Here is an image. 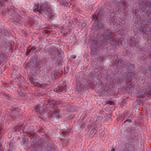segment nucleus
<instances>
[{"label": "nucleus", "instance_id": "21", "mask_svg": "<svg viewBox=\"0 0 151 151\" xmlns=\"http://www.w3.org/2000/svg\"><path fill=\"white\" fill-rule=\"evenodd\" d=\"M60 62V60H59L58 61H55V64L56 65H58V64Z\"/></svg>", "mask_w": 151, "mask_h": 151}, {"label": "nucleus", "instance_id": "9", "mask_svg": "<svg viewBox=\"0 0 151 151\" xmlns=\"http://www.w3.org/2000/svg\"><path fill=\"white\" fill-rule=\"evenodd\" d=\"M96 126H94L92 129L91 130L90 132V134L91 135L93 134L94 133L95 134L96 133Z\"/></svg>", "mask_w": 151, "mask_h": 151}, {"label": "nucleus", "instance_id": "11", "mask_svg": "<svg viewBox=\"0 0 151 151\" xmlns=\"http://www.w3.org/2000/svg\"><path fill=\"white\" fill-rule=\"evenodd\" d=\"M148 58L147 55L146 54H144L143 55L141 56L140 58V59L142 60H144Z\"/></svg>", "mask_w": 151, "mask_h": 151}, {"label": "nucleus", "instance_id": "1", "mask_svg": "<svg viewBox=\"0 0 151 151\" xmlns=\"http://www.w3.org/2000/svg\"><path fill=\"white\" fill-rule=\"evenodd\" d=\"M141 7L145 13L150 12V9L151 10V2H150V0H143Z\"/></svg>", "mask_w": 151, "mask_h": 151}, {"label": "nucleus", "instance_id": "22", "mask_svg": "<svg viewBox=\"0 0 151 151\" xmlns=\"http://www.w3.org/2000/svg\"><path fill=\"white\" fill-rule=\"evenodd\" d=\"M146 93H147V97L150 96L151 95V93H147V92H146Z\"/></svg>", "mask_w": 151, "mask_h": 151}, {"label": "nucleus", "instance_id": "27", "mask_svg": "<svg viewBox=\"0 0 151 151\" xmlns=\"http://www.w3.org/2000/svg\"><path fill=\"white\" fill-rule=\"evenodd\" d=\"M115 150L114 149H112L111 150V151H115Z\"/></svg>", "mask_w": 151, "mask_h": 151}, {"label": "nucleus", "instance_id": "29", "mask_svg": "<svg viewBox=\"0 0 151 151\" xmlns=\"http://www.w3.org/2000/svg\"><path fill=\"white\" fill-rule=\"evenodd\" d=\"M111 34L110 32V34L109 35V36H110L111 35Z\"/></svg>", "mask_w": 151, "mask_h": 151}, {"label": "nucleus", "instance_id": "8", "mask_svg": "<svg viewBox=\"0 0 151 151\" xmlns=\"http://www.w3.org/2000/svg\"><path fill=\"white\" fill-rule=\"evenodd\" d=\"M39 5L38 4H36L34 6V10L35 12L37 11L38 12L40 13V9H38Z\"/></svg>", "mask_w": 151, "mask_h": 151}, {"label": "nucleus", "instance_id": "14", "mask_svg": "<svg viewBox=\"0 0 151 151\" xmlns=\"http://www.w3.org/2000/svg\"><path fill=\"white\" fill-rule=\"evenodd\" d=\"M106 104L111 105H114L115 104V103L114 102L111 101H107Z\"/></svg>", "mask_w": 151, "mask_h": 151}, {"label": "nucleus", "instance_id": "17", "mask_svg": "<svg viewBox=\"0 0 151 151\" xmlns=\"http://www.w3.org/2000/svg\"><path fill=\"white\" fill-rule=\"evenodd\" d=\"M95 18L96 19H99V15H98V16H96V15H94L93 17V18L92 19H94Z\"/></svg>", "mask_w": 151, "mask_h": 151}, {"label": "nucleus", "instance_id": "32", "mask_svg": "<svg viewBox=\"0 0 151 151\" xmlns=\"http://www.w3.org/2000/svg\"><path fill=\"white\" fill-rule=\"evenodd\" d=\"M112 22H114V20H112V21H111Z\"/></svg>", "mask_w": 151, "mask_h": 151}, {"label": "nucleus", "instance_id": "4", "mask_svg": "<svg viewBox=\"0 0 151 151\" xmlns=\"http://www.w3.org/2000/svg\"><path fill=\"white\" fill-rule=\"evenodd\" d=\"M125 151H134V147L133 145L129 143H126L125 145Z\"/></svg>", "mask_w": 151, "mask_h": 151}, {"label": "nucleus", "instance_id": "5", "mask_svg": "<svg viewBox=\"0 0 151 151\" xmlns=\"http://www.w3.org/2000/svg\"><path fill=\"white\" fill-rule=\"evenodd\" d=\"M49 6L46 4H44L42 5L41 6L40 9V12L42 14H43V12L47 11L48 9H50Z\"/></svg>", "mask_w": 151, "mask_h": 151}, {"label": "nucleus", "instance_id": "15", "mask_svg": "<svg viewBox=\"0 0 151 151\" xmlns=\"http://www.w3.org/2000/svg\"><path fill=\"white\" fill-rule=\"evenodd\" d=\"M60 102L59 101H52V103L53 104H59L60 103Z\"/></svg>", "mask_w": 151, "mask_h": 151}, {"label": "nucleus", "instance_id": "18", "mask_svg": "<svg viewBox=\"0 0 151 151\" xmlns=\"http://www.w3.org/2000/svg\"><path fill=\"white\" fill-rule=\"evenodd\" d=\"M38 107H36V108L35 109V110L36 112H37L40 111L39 106H38Z\"/></svg>", "mask_w": 151, "mask_h": 151}, {"label": "nucleus", "instance_id": "24", "mask_svg": "<svg viewBox=\"0 0 151 151\" xmlns=\"http://www.w3.org/2000/svg\"><path fill=\"white\" fill-rule=\"evenodd\" d=\"M99 28L102 27H103V25L102 24H101V25L100 26H99Z\"/></svg>", "mask_w": 151, "mask_h": 151}, {"label": "nucleus", "instance_id": "20", "mask_svg": "<svg viewBox=\"0 0 151 151\" xmlns=\"http://www.w3.org/2000/svg\"><path fill=\"white\" fill-rule=\"evenodd\" d=\"M44 68L43 67H41L40 68V70H42V73H45V71L43 70Z\"/></svg>", "mask_w": 151, "mask_h": 151}, {"label": "nucleus", "instance_id": "19", "mask_svg": "<svg viewBox=\"0 0 151 151\" xmlns=\"http://www.w3.org/2000/svg\"><path fill=\"white\" fill-rule=\"evenodd\" d=\"M106 116L109 119H110L111 118V114H105Z\"/></svg>", "mask_w": 151, "mask_h": 151}, {"label": "nucleus", "instance_id": "30", "mask_svg": "<svg viewBox=\"0 0 151 151\" xmlns=\"http://www.w3.org/2000/svg\"><path fill=\"white\" fill-rule=\"evenodd\" d=\"M112 42H115V40H111Z\"/></svg>", "mask_w": 151, "mask_h": 151}, {"label": "nucleus", "instance_id": "6", "mask_svg": "<svg viewBox=\"0 0 151 151\" xmlns=\"http://www.w3.org/2000/svg\"><path fill=\"white\" fill-rule=\"evenodd\" d=\"M59 77V73L58 71H53L51 74V77L52 80H55Z\"/></svg>", "mask_w": 151, "mask_h": 151}, {"label": "nucleus", "instance_id": "25", "mask_svg": "<svg viewBox=\"0 0 151 151\" xmlns=\"http://www.w3.org/2000/svg\"><path fill=\"white\" fill-rule=\"evenodd\" d=\"M144 90H145V91L144 92V94H146V93H145L146 91V90H145V89H144V90H143V91H144Z\"/></svg>", "mask_w": 151, "mask_h": 151}, {"label": "nucleus", "instance_id": "3", "mask_svg": "<svg viewBox=\"0 0 151 151\" xmlns=\"http://www.w3.org/2000/svg\"><path fill=\"white\" fill-rule=\"evenodd\" d=\"M42 14L46 18L50 19L52 18L53 15L52 14V11L50 9H48V10L44 13L43 12V14Z\"/></svg>", "mask_w": 151, "mask_h": 151}, {"label": "nucleus", "instance_id": "13", "mask_svg": "<svg viewBox=\"0 0 151 151\" xmlns=\"http://www.w3.org/2000/svg\"><path fill=\"white\" fill-rule=\"evenodd\" d=\"M21 20V18L20 17H19L18 18H16L14 19V21L13 22H20V20Z\"/></svg>", "mask_w": 151, "mask_h": 151}, {"label": "nucleus", "instance_id": "31", "mask_svg": "<svg viewBox=\"0 0 151 151\" xmlns=\"http://www.w3.org/2000/svg\"><path fill=\"white\" fill-rule=\"evenodd\" d=\"M132 119V117H131V118L129 119Z\"/></svg>", "mask_w": 151, "mask_h": 151}, {"label": "nucleus", "instance_id": "23", "mask_svg": "<svg viewBox=\"0 0 151 151\" xmlns=\"http://www.w3.org/2000/svg\"><path fill=\"white\" fill-rule=\"evenodd\" d=\"M99 112L101 114H104V111L103 110H101Z\"/></svg>", "mask_w": 151, "mask_h": 151}, {"label": "nucleus", "instance_id": "26", "mask_svg": "<svg viewBox=\"0 0 151 151\" xmlns=\"http://www.w3.org/2000/svg\"><path fill=\"white\" fill-rule=\"evenodd\" d=\"M58 0L59 1L61 2V1H64V0Z\"/></svg>", "mask_w": 151, "mask_h": 151}, {"label": "nucleus", "instance_id": "28", "mask_svg": "<svg viewBox=\"0 0 151 151\" xmlns=\"http://www.w3.org/2000/svg\"><path fill=\"white\" fill-rule=\"evenodd\" d=\"M143 30V29L142 28L141 29H140V31H142Z\"/></svg>", "mask_w": 151, "mask_h": 151}, {"label": "nucleus", "instance_id": "2", "mask_svg": "<svg viewBox=\"0 0 151 151\" xmlns=\"http://www.w3.org/2000/svg\"><path fill=\"white\" fill-rule=\"evenodd\" d=\"M56 148L55 144L52 142H47L45 143L43 147L45 151H54Z\"/></svg>", "mask_w": 151, "mask_h": 151}, {"label": "nucleus", "instance_id": "12", "mask_svg": "<svg viewBox=\"0 0 151 151\" xmlns=\"http://www.w3.org/2000/svg\"><path fill=\"white\" fill-rule=\"evenodd\" d=\"M53 109L54 110V111H53V114L55 116L57 117L59 114V112L58 111H55L54 109Z\"/></svg>", "mask_w": 151, "mask_h": 151}, {"label": "nucleus", "instance_id": "10", "mask_svg": "<svg viewBox=\"0 0 151 151\" xmlns=\"http://www.w3.org/2000/svg\"><path fill=\"white\" fill-rule=\"evenodd\" d=\"M134 76L133 74L132 73H129L128 74V79H129V80H132V78H133Z\"/></svg>", "mask_w": 151, "mask_h": 151}, {"label": "nucleus", "instance_id": "16", "mask_svg": "<svg viewBox=\"0 0 151 151\" xmlns=\"http://www.w3.org/2000/svg\"><path fill=\"white\" fill-rule=\"evenodd\" d=\"M66 88V85H65L61 88L60 90L62 91H63L65 90Z\"/></svg>", "mask_w": 151, "mask_h": 151}, {"label": "nucleus", "instance_id": "7", "mask_svg": "<svg viewBox=\"0 0 151 151\" xmlns=\"http://www.w3.org/2000/svg\"><path fill=\"white\" fill-rule=\"evenodd\" d=\"M27 132L31 134H34L35 131L34 129V127H30L27 130Z\"/></svg>", "mask_w": 151, "mask_h": 151}]
</instances>
